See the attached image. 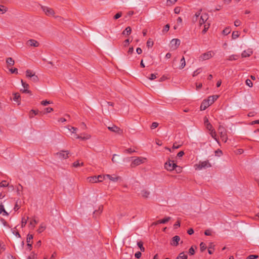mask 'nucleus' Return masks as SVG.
Here are the masks:
<instances>
[{
    "instance_id": "obj_1",
    "label": "nucleus",
    "mask_w": 259,
    "mask_h": 259,
    "mask_svg": "<svg viewBox=\"0 0 259 259\" xmlns=\"http://www.w3.org/2000/svg\"><path fill=\"white\" fill-rule=\"evenodd\" d=\"M69 151H64L62 150L60 152H58L56 153L55 155L56 157L58 158L59 159L62 160V159H65L69 157Z\"/></svg>"
},
{
    "instance_id": "obj_2",
    "label": "nucleus",
    "mask_w": 259,
    "mask_h": 259,
    "mask_svg": "<svg viewBox=\"0 0 259 259\" xmlns=\"http://www.w3.org/2000/svg\"><path fill=\"white\" fill-rule=\"evenodd\" d=\"M177 166V165L172 160H169L168 161L166 162L164 164L165 168L169 171H171L175 169V168Z\"/></svg>"
},
{
    "instance_id": "obj_3",
    "label": "nucleus",
    "mask_w": 259,
    "mask_h": 259,
    "mask_svg": "<svg viewBox=\"0 0 259 259\" xmlns=\"http://www.w3.org/2000/svg\"><path fill=\"white\" fill-rule=\"evenodd\" d=\"M214 55V53L212 51H208L206 53H205L202 54L199 58L201 61H204L208 60L211 58H212Z\"/></svg>"
},
{
    "instance_id": "obj_4",
    "label": "nucleus",
    "mask_w": 259,
    "mask_h": 259,
    "mask_svg": "<svg viewBox=\"0 0 259 259\" xmlns=\"http://www.w3.org/2000/svg\"><path fill=\"white\" fill-rule=\"evenodd\" d=\"M195 166H197L196 169H202V168H205L207 167H211V164L208 162V161H200L199 164L197 165H196Z\"/></svg>"
},
{
    "instance_id": "obj_5",
    "label": "nucleus",
    "mask_w": 259,
    "mask_h": 259,
    "mask_svg": "<svg viewBox=\"0 0 259 259\" xmlns=\"http://www.w3.org/2000/svg\"><path fill=\"white\" fill-rule=\"evenodd\" d=\"M146 158L139 157L135 159L131 163L132 167H135L144 162Z\"/></svg>"
},
{
    "instance_id": "obj_6",
    "label": "nucleus",
    "mask_w": 259,
    "mask_h": 259,
    "mask_svg": "<svg viewBox=\"0 0 259 259\" xmlns=\"http://www.w3.org/2000/svg\"><path fill=\"white\" fill-rule=\"evenodd\" d=\"M180 43H181V41L179 39H178V38L172 39L171 40L170 44V48L174 50H176L180 46Z\"/></svg>"
},
{
    "instance_id": "obj_7",
    "label": "nucleus",
    "mask_w": 259,
    "mask_h": 259,
    "mask_svg": "<svg viewBox=\"0 0 259 259\" xmlns=\"http://www.w3.org/2000/svg\"><path fill=\"white\" fill-rule=\"evenodd\" d=\"M41 9L47 16H53L55 14L54 10L49 7L41 6Z\"/></svg>"
},
{
    "instance_id": "obj_8",
    "label": "nucleus",
    "mask_w": 259,
    "mask_h": 259,
    "mask_svg": "<svg viewBox=\"0 0 259 259\" xmlns=\"http://www.w3.org/2000/svg\"><path fill=\"white\" fill-rule=\"evenodd\" d=\"M108 128L111 132L117 133L118 134H122L123 133L122 130L116 125H113L112 126H109Z\"/></svg>"
},
{
    "instance_id": "obj_9",
    "label": "nucleus",
    "mask_w": 259,
    "mask_h": 259,
    "mask_svg": "<svg viewBox=\"0 0 259 259\" xmlns=\"http://www.w3.org/2000/svg\"><path fill=\"white\" fill-rule=\"evenodd\" d=\"M208 19V16L207 14L204 13L202 14L200 17V19L199 20V24L201 25L203 24H205L207 22V20Z\"/></svg>"
},
{
    "instance_id": "obj_10",
    "label": "nucleus",
    "mask_w": 259,
    "mask_h": 259,
    "mask_svg": "<svg viewBox=\"0 0 259 259\" xmlns=\"http://www.w3.org/2000/svg\"><path fill=\"white\" fill-rule=\"evenodd\" d=\"M180 240V237L179 236H175L171 239L170 244L172 246H177L178 245Z\"/></svg>"
},
{
    "instance_id": "obj_11",
    "label": "nucleus",
    "mask_w": 259,
    "mask_h": 259,
    "mask_svg": "<svg viewBox=\"0 0 259 259\" xmlns=\"http://www.w3.org/2000/svg\"><path fill=\"white\" fill-rule=\"evenodd\" d=\"M104 178L107 177L110 180L113 181V182H117L118 180H121V178L118 176H116L115 175L112 176L110 175H106L103 176Z\"/></svg>"
},
{
    "instance_id": "obj_12",
    "label": "nucleus",
    "mask_w": 259,
    "mask_h": 259,
    "mask_svg": "<svg viewBox=\"0 0 259 259\" xmlns=\"http://www.w3.org/2000/svg\"><path fill=\"white\" fill-rule=\"evenodd\" d=\"M27 45L34 47H38L39 45V44L36 40L31 39L27 41Z\"/></svg>"
},
{
    "instance_id": "obj_13",
    "label": "nucleus",
    "mask_w": 259,
    "mask_h": 259,
    "mask_svg": "<svg viewBox=\"0 0 259 259\" xmlns=\"http://www.w3.org/2000/svg\"><path fill=\"white\" fill-rule=\"evenodd\" d=\"M170 219L171 218L169 217H166L163 219L158 220L156 222L153 223V225H156L159 224H165L167 223L169 221H170Z\"/></svg>"
},
{
    "instance_id": "obj_14",
    "label": "nucleus",
    "mask_w": 259,
    "mask_h": 259,
    "mask_svg": "<svg viewBox=\"0 0 259 259\" xmlns=\"http://www.w3.org/2000/svg\"><path fill=\"white\" fill-rule=\"evenodd\" d=\"M252 54V51L251 49H248L247 50L244 51L242 54L241 56L242 58H245L249 57Z\"/></svg>"
},
{
    "instance_id": "obj_15",
    "label": "nucleus",
    "mask_w": 259,
    "mask_h": 259,
    "mask_svg": "<svg viewBox=\"0 0 259 259\" xmlns=\"http://www.w3.org/2000/svg\"><path fill=\"white\" fill-rule=\"evenodd\" d=\"M219 98V96L218 95H213L209 96L206 100L208 101V102L209 103V105H211L214 103V102L217 100V99Z\"/></svg>"
},
{
    "instance_id": "obj_16",
    "label": "nucleus",
    "mask_w": 259,
    "mask_h": 259,
    "mask_svg": "<svg viewBox=\"0 0 259 259\" xmlns=\"http://www.w3.org/2000/svg\"><path fill=\"white\" fill-rule=\"evenodd\" d=\"M210 106L209 103L206 100H204L200 106L201 110H205L208 107Z\"/></svg>"
},
{
    "instance_id": "obj_17",
    "label": "nucleus",
    "mask_w": 259,
    "mask_h": 259,
    "mask_svg": "<svg viewBox=\"0 0 259 259\" xmlns=\"http://www.w3.org/2000/svg\"><path fill=\"white\" fill-rule=\"evenodd\" d=\"M88 180L89 182L92 183H97V182H100L102 181V180H99V177H97L96 176L89 177V178H88Z\"/></svg>"
},
{
    "instance_id": "obj_18",
    "label": "nucleus",
    "mask_w": 259,
    "mask_h": 259,
    "mask_svg": "<svg viewBox=\"0 0 259 259\" xmlns=\"http://www.w3.org/2000/svg\"><path fill=\"white\" fill-rule=\"evenodd\" d=\"M13 100L17 103L18 105L20 104V95L19 93L13 94Z\"/></svg>"
},
{
    "instance_id": "obj_19",
    "label": "nucleus",
    "mask_w": 259,
    "mask_h": 259,
    "mask_svg": "<svg viewBox=\"0 0 259 259\" xmlns=\"http://www.w3.org/2000/svg\"><path fill=\"white\" fill-rule=\"evenodd\" d=\"M3 213V215L8 216L9 213L5 210L4 206L2 202H0V214Z\"/></svg>"
},
{
    "instance_id": "obj_20",
    "label": "nucleus",
    "mask_w": 259,
    "mask_h": 259,
    "mask_svg": "<svg viewBox=\"0 0 259 259\" xmlns=\"http://www.w3.org/2000/svg\"><path fill=\"white\" fill-rule=\"evenodd\" d=\"M183 144V142L182 141H176L172 146V149H176L179 148Z\"/></svg>"
},
{
    "instance_id": "obj_21",
    "label": "nucleus",
    "mask_w": 259,
    "mask_h": 259,
    "mask_svg": "<svg viewBox=\"0 0 259 259\" xmlns=\"http://www.w3.org/2000/svg\"><path fill=\"white\" fill-rule=\"evenodd\" d=\"M141 194L143 197L147 198L150 194V192L147 190H143L141 191Z\"/></svg>"
},
{
    "instance_id": "obj_22",
    "label": "nucleus",
    "mask_w": 259,
    "mask_h": 259,
    "mask_svg": "<svg viewBox=\"0 0 259 259\" xmlns=\"http://www.w3.org/2000/svg\"><path fill=\"white\" fill-rule=\"evenodd\" d=\"M131 32L132 28L131 27L128 26L123 30L122 33L123 35H129L131 33Z\"/></svg>"
},
{
    "instance_id": "obj_23",
    "label": "nucleus",
    "mask_w": 259,
    "mask_h": 259,
    "mask_svg": "<svg viewBox=\"0 0 259 259\" xmlns=\"http://www.w3.org/2000/svg\"><path fill=\"white\" fill-rule=\"evenodd\" d=\"M83 165H84V163L82 162H79V160H77L72 163V166H73L74 167H78L82 166Z\"/></svg>"
},
{
    "instance_id": "obj_24",
    "label": "nucleus",
    "mask_w": 259,
    "mask_h": 259,
    "mask_svg": "<svg viewBox=\"0 0 259 259\" xmlns=\"http://www.w3.org/2000/svg\"><path fill=\"white\" fill-rule=\"evenodd\" d=\"M209 134L212 138H213L219 143L218 139L217 137V134L214 130H212Z\"/></svg>"
},
{
    "instance_id": "obj_25",
    "label": "nucleus",
    "mask_w": 259,
    "mask_h": 259,
    "mask_svg": "<svg viewBox=\"0 0 259 259\" xmlns=\"http://www.w3.org/2000/svg\"><path fill=\"white\" fill-rule=\"evenodd\" d=\"M219 134L220 135V137H221L222 141H223L224 142L226 143L228 139V137L227 136V133H222V134Z\"/></svg>"
},
{
    "instance_id": "obj_26",
    "label": "nucleus",
    "mask_w": 259,
    "mask_h": 259,
    "mask_svg": "<svg viewBox=\"0 0 259 259\" xmlns=\"http://www.w3.org/2000/svg\"><path fill=\"white\" fill-rule=\"evenodd\" d=\"M6 63L9 66H13L14 65L15 62L12 58L9 57L7 59Z\"/></svg>"
},
{
    "instance_id": "obj_27",
    "label": "nucleus",
    "mask_w": 259,
    "mask_h": 259,
    "mask_svg": "<svg viewBox=\"0 0 259 259\" xmlns=\"http://www.w3.org/2000/svg\"><path fill=\"white\" fill-rule=\"evenodd\" d=\"M34 74L35 73H33L32 71L28 69L26 71V76L27 77L31 78Z\"/></svg>"
},
{
    "instance_id": "obj_28",
    "label": "nucleus",
    "mask_w": 259,
    "mask_h": 259,
    "mask_svg": "<svg viewBox=\"0 0 259 259\" xmlns=\"http://www.w3.org/2000/svg\"><path fill=\"white\" fill-rule=\"evenodd\" d=\"M181 65L180 66L179 68L182 69L184 68L186 65V61L184 57L183 56L180 61Z\"/></svg>"
},
{
    "instance_id": "obj_29",
    "label": "nucleus",
    "mask_w": 259,
    "mask_h": 259,
    "mask_svg": "<svg viewBox=\"0 0 259 259\" xmlns=\"http://www.w3.org/2000/svg\"><path fill=\"white\" fill-rule=\"evenodd\" d=\"M187 255L185 254L184 252L180 253L176 259H187Z\"/></svg>"
},
{
    "instance_id": "obj_30",
    "label": "nucleus",
    "mask_w": 259,
    "mask_h": 259,
    "mask_svg": "<svg viewBox=\"0 0 259 259\" xmlns=\"http://www.w3.org/2000/svg\"><path fill=\"white\" fill-rule=\"evenodd\" d=\"M218 132L219 134L227 133L226 129L223 126L220 125L218 128Z\"/></svg>"
},
{
    "instance_id": "obj_31",
    "label": "nucleus",
    "mask_w": 259,
    "mask_h": 259,
    "mask_svg": "<svg viewBox=\"0 0 259 259\" xmlns=\"http://www.w3.org/2000/svg\"><path fill=\"white\" fill-rule=\"evenodd\" d=\"M137 245L139 247L141 251L144 252L145 251V248L143 246V243L141 241L137 242Z\"/></svg>"
},
{
    "instance_id": "obj_32",
    "label": "nucleus",
    "mask_w": 259,
    "mask_h": 259,
    "mask_svg": "<svg viewBox=\"0 0 259 259\" xmlns=\"http://www.w3.org/2000/svg\"><path fill=\"white\" fill-rule=\"evenodd\" d=\"M239 58V56L237 55H232L229 57L228 60L229 61L236 60Z\"/></svg>"
},
{
    "instance_id": "obj_33",
    "label": "nucleus",
    "mask_w": 259,
    "mask_h": 259,
    "mask_svg": "<svg viewBox=\"0 0 259 259\" xmlns=\"http://www.w3.org/2000/svg\"><path fill=\"white\" fill-rule=\"evenodd\" d=\"M38 113V110H31L29 112V117L30 118H33L34 115H37Z\"/></svg>"
},
{
    "instance_id": "obj_34",
    "label": "nucleus",
    "mask_w": 259,
    "mask_h": 259,
    "mask_svg": "<svg viewBox=\"0 0 259 259\" xmlns=\"http://www.w3.org/2000/svg\"><path fill=\"white\" fill-rule=\"evenodd\" d=\"M210 24L209 23H206L204 24V29L202 30V33L204 34L206 32L208 28H209Z\"/></svg>"
},
{
    "instance_id": "obj_35",
    "label": "nucleus",
    "mask_w": 259,
    "mask_h": 259,
    "mask_svg": "<svg viewBox=\"0 0 259 259\" xmlns=\"http://www.w3.org/2000/svg\"><path fill=\"white\" fill-rule=\"evenodd\" d=\"M91 137V135L87 134H84L83 136H80V139L82 140H86L90 139Z\"/></svg>"
},
{
    "instance_id": "obj_36",
    "label": "nucleus",
    "mask_w": 259,
    "mask_h": 259,
    "mask_svg": "<svg viewBox=\"0 0 259 259\" xmlns=\"http://www.w3.org/2000/svg\"><path fill=\"white\" fill-rule=\"evenodd\" d=\"M46 229L45 226L43 224H41L37 229V231L38 233H40L43 232Z\"/></svg>"
},
{
    "instance_id": "obj_37",
    "label": "nucleus",
    "mask_w": 259,
    "mask_h": 259,
    "mask_svg": "<svg viewBox=\"0 0 259 259\" xmlns=\"http://www.w3.org/2000/svg\"><path fill=\"white\" fill-rule=\"evenodd\" d=\"M231 32V29L229 27L226 28L223 30V34L225 35L229 34Z\"/></svg>"
},
{
    "instance_id": "obj_38",
    "label": "nucleus",
    "mask_w": 259,
    "mask_h": 259,
    "mask_svg": "<svg viewBox=\"0 0 259 259\" xmlns=\"http://www.w3.org/2000/svg\"><path fill=\"white\" fill-rule=\"evenodd\" d=\"M147 47L148 48H151L153 45V42L151 40V38H149L146 43Z\"/></svg>"
},
{
    "instance_id": "obj_39",
    "label": "nucleus",
    "mask_w": 259,
    "mask_h": 259,
    "mask_svg": "<svg viewBox=\"0 0 259 259\" xmlns=\"http://www.w3.org/2000/svg\"><path fill=\"white\" fill-rule=\"evenodd\" d=\"M239 36L238 31H233L232 33V37L233 39H236Z\"/></svg>"
},
{
    "instance_id": "obj_40",
    "label": "nucleus",
    "mask_w": 259,
    "mask_h": 259,
    "mask_svg": "<svg viewBox=\"0 0 259 259\" xmlns=\"http://www.w3.org/2000/svg\"><path fill=\"white\" fill-rule=\"evenodd\" d=\"M31 79L32 81L34 82H37L39 80L38 76L36 75H35V74H34L33 76L31 78Z\"/></svg>"
},
{
    "instance_id": "obj_41",
    "label": "nucleus",
    "mask_w": 259,
    "mask_h": 259,
    "mask_svg": "<svg viewBox=\"0 0 259 259\" xmlns=\"http://www.w3.org/2000/svg\"><path fill=\"white\" fill-rule=\"evenodd\" d=\"M28 217H27V219H25L24 218H22V223H21V226H22V227H24L25 226V225H26L27 224V220L28 219Z\"/></svg>"
},
{
    "instance_id": "obj_42",
    "label": "nucleus",
    "mask_w": 259,
    "mask_h": 259,
    "mask_svg": "<svg viewBox=\"0 0 259 259\" xmlns=\"http://www.w3.org/2000/svg\"><path fill=\"white\" fill-rule=\"evenodd\" d=\"M200 250L202 252L204 251L206 248V246L205 243H204L203 242H201L200 243Z\"/></svg>"
},
{
    "instance_id": "obj_43",
    "label": "nucleus",
    "mask_w": 259,
    "mask_h": 259,
    "mask_svg": "<svg viewBox=\"0 0 259 259\" xmlns=\"http://www.w3.org/2000/svg\"><path fill=\"white\" fill-rule=\"evenodd\" d=\"M202 69L201 68L197 69L193 73V76H196L201 72Z\"/></svg>"
},
{
    "instance_id": "obj_44",
    "label": "nucleus",
    "mask_w": 259,
    "mask_h": 259,
    "mask_svg": "<svg viewBox=\"0 0 259 259\" xmlns=\"http://www.w3.org/2000/svg\"><path fill=\"white\" fill-rule=\"evenodd\" d=\"M169 29V24H166V25L164 26L163 30H162V32L163 33H166Z\"/></svg>"
},
{
    "instance_id": "obj_45",
    "label": "nucleus",
    "mask_w": 259,
    "mask_h": 259,
    "mask_svg": "<svg viewBox=\"0 0 259 259\" xmlns=\"http://www.w3.org/2000/svg\"><path fill=\"white\" fill-rule=\"evenodd\" d=\"M37 224V222L35 219L31 220L30 222V225L32 226V229L34 228L35 225Z\"/></svg>"
},
{
    "instance_id": "obj_46",
    "label": "nucleus",
    "mask_w": 259,
    "mask_h": 259,
    "mask_svg": "<svg viewBox=\"0 0 259 259\" xmlns=\"http://www.w3.org/2000/svg\"><path fill=\"white\" fill-rule=\"evenodd\" d=\"M177 1L178 0H167V2H166L167 5L170 6V5H174Z\"/></svg>"
},
{
    "instance_id": "obj_47",
    "label": "nucleus",
    "mask_w": 259,
    "mask_h": 259,
    "mask_svg": "<svg viewBox=\"0 0 259 259\" xmlns=\"http://www.w3.org/2000/svg\"><path fill=\"white\" fill-rule=\"evenodd\" d=\"M21 83H22V86L23 87V88L24 89H28L29 88V85L28 83L24 82L22 79H21Z\"/></svg>"
},
{
    "instance_id": "obj_48",
    "label": "nucleus",
    "mask_w": 259,
    "mask_h": 259,
    "mask_svg": "<svg viewBox=\"0 0 259 259\" xmlns=\"http://www.w3.org/2000/svg\"><path fill=\"white\" fill-rule=\"evenodd\" d=\"M245 83H246V84L247 85H248V87H252V85H253L252 82L250 79H247L245 81Z\"/></svg>"
},
{
    "instance_id": "obj_49",
    "label": "nucleus",
    "mask_w": 259,
    "mask_h": 259,
    "mask_svg": "<svg viewBox=\"0 0 259 259\" xmlns=\"http://www.w3.org/2000/svg\"><path fill=\"white\" fill-rule=\"evenodd\" d=\"M122 14V12H119L117 13L116 14H115L114 15L113 18L114 19H118V18H119L120 17H121Z\"/></svg>"
},
{
    "instance_id": "obj_50",
    "label": "nucleus",
    "mask_w": 259,
    "mask_h": 259,
    "mask_svg": "<svg viewBox=\"0 0 259 259\" xmlns=\"http://www.w3.org/2000/svg\"><path fill=\"white\" fill-rule=\"evenodd\" d=\"M8 186V184L7 183V182L6 181H3L0 183L1 187H7Z\"/></svg>"
},
{
    "instance_id": "obj_51",
    "label": "nucleus",
    "mask_w": 259,
    "mask_h": 259,
    "mask_svg": "<svg viewBox=\"0 0 259 259\" xmlns=\"http://www.w3.org/2000/svg\"><path fill=\"white\" fill-rule=\"evenodd\" d=\"M103 206L102 205L100 206L99 207V209L98 210H95L94 212V214H95L96 213H101V212L102 211V210H103Z\"/></svg>"
},
{
    "instance_id": "obj_52",
    "label": "nucleus",
    "mask_w": 259,
    "mask_h": 259,
    "mask_svg": "<svg viewBox=\"0 0 259 259\" xmlns=\"http://www.w3.org/2000/svg\"><path fill=\"white\" fill-rule=\"evenodd\" d=\"M207 130L211 131L212 130H214L212 127V125L210 123H206L205 124Z\"/></svg>"
},
{
    "instance_id": "obj_53",
    "label": "nucleus",
    "mask_w": 259,
    "mask_h": 259,
    "mask_svg": "<svg viewBox=\"0 0 259 259\" xmlns=\"http://www.w3.org/2000/svg\"><path fill=\"white\" fill-rule=\"evenodd\" d=\"M52 103L51 101H48L47 100L46 101H42L41 102V104L43 106H47L48 104Z\"/></svg>"
},
{
    "instance_id": "obj_54",
    "label": "nucleus",
    "mask_w": 259,
    "mask_h": 259,
    "mask_svg": "<svg viewBox=\"0 0 259 259\" xmlns=\"http://www.w3.org/2000/svg\"><path fill=\"white\" fill-rule=\"evenodd\" d=\"M158 126V123L156 122H153L151 126V129H154Z\"/></svg>"
},
{
    "instance_id": "obj_55",
    "label": "nucleus",
    "mask_w": 259,
    "mask_h": 259,
    "mask_svg": "<svg viewBox=\"0 0 259 259\" xmlns=\"http://www.w3.org/2000/svg\"><path fill=\"white\" fill-rule=\"evenodd\" d=\"M135 152L134 150L132 149L131 148H128L124 150V153H132L133 152Z\"/></svg>"
},
{
    "instance_id": "obj_56",
    "label": "nucleus",
    "mask_w": 259,
    "mask_h": 259,
    "mask_svg": "<svg viewBox=\"0 0 259 259\" xmlns=\"http://www.w3.org/2000/svg\"><path fill=\"white\" fill-rule=\"evenodd\" d=\"M33 239V235L28 234L27 237V242L29 243L30 241Z\"/></svg>"
},
{
    "instance_id": "obj_57",
    "label": "nucleus",
    "mask_w": 259,
    "mask_h": 259,
    "mask_svg": "<svg viewBox=\"0 0 259 259\" xmlns=\"http://www.w3.org/2000/svg\"><path fill=\"white\" fill-rule=\"evenodd\" d=\"M157 74H154V73L151 74H150V76L149 77V79L150 80H153V79L156 78H157V76H156Z\"/></svg>"
},
{
    "instance_id": "obj_58",
    "label": "nucleus",
    "mask_w": 259,
    "mask_h": 259,
    "mask_svg": "<svg viewBox=\"0 0 259 259\" xmlns=\"http://www.w3.org/2000/svg\"><path fill=\"white\" fill-rule=\"evenodd\" d=\"M257 255H250L247 257V259H255L258 258Z\"/></svg>"
},
{
    "instance_id": "obj_59",
    "label": "nucleus",
    "mask_w": 259,
    "mask_h": 259,
    "mask_svg": "<svg viewBox=\"0 0 259 259\" xmlns=\"http://www.w3.org/2000/svg\"><path fill=\"white\" fill-rule=\"evenodd\" d=\"M7 9L4 6L0 5V11H2L3 13H4L7 12Z\"/></svg>"
},
{
    "instance_id": "obj_60",
    "label": "nucleus",
    "mask_w": 259,
    "mask_h": 259,
    "mask_svg": "<svg viewBox=\"0 0 259 259\" xmlns=\"http://www.w3.org/2000/svg\"><path fill=\"white\" fill-rule=\"evenodd\" d=\"M189 253L190 255H193L195 253V250L193 247L192 246L189 250Z\"/></svg>"
},
{
    "instance_id": "obj_61",
    "label": "nucleus",
    "mask_w": 259,
    "mask_h": 259,
    "mask_svg": "<svg viewBox=\"0 0 259 259\" xmlns=\"http://www.w3.org/2000/svg\"><path fill=\"white\" fill-rule=\"evenodd\" d=\"M141 255H142V253L140 251H138L135 254V256L137 258H140L141 257Z\"/></svg>"
},
{
    "instance_id": "obj_62",
    "label": "nucleus",
    "mask_w": 259,
    "mask_h": 259,
    "mask_svg": "<svg viewBox=\"0 0 259 259\" xmlns=\"http://www.w3.org/2000/svg\"><path fill=\"white\" fill-rule=\"evenodd\" d=\"M45 110L46 113H50L53 111V109L51 107H47L45 109Z\"/></svg>"
},
{
    "instance_id": "obj_63",
    "label": "nucleus",
    "mask_w": 259,
    "mask_h": 259,
    "mask_svg": "<svg viewBox=\"0 0 259 259\" xmlns=\"http://www.w3.org/2000/svg\"><path fill=\"white\" fill-rule=\"evenodd\" d=\"M215 154L219 156H221L223 154L222 151L221 150L218 149L215 151Z\"/></svg>"
},
{
    "instance_id": "obj_64",
    "label": "nucleus",
    "mask_w": 259,
    "mask_h": 259,
    "mask_svg": "<svg viewBox=\"0 0 259 259\" xmlns=\"http://www.w3.org/2000/svg\"><path fill=\"white\" fill-rule=\"evenodd\" d=\"M204 234L206 236L211 235V231L210 230H206L204 232Z\"/></svg>"
}]
</instances>
